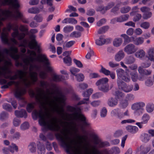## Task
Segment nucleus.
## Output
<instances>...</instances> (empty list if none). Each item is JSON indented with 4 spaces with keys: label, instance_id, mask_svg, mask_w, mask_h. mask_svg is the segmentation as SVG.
<instances>
[{
    "label": "nucleus",
    "instance_id": "3c124183",
    "mask_svg": "<svg viewBox=\"0 0 154 154\" xmlns=\"http://www.w3.org/2000/svg\"><path fill=\"white\" fill-rule=\"evenodd\" d=\"M74 28L73 26H67L63 29V31L65 33H68L72 31Z\"/></svg>",
    "mask_w": 154,
    "mask_h": 154
},
{
    "label": "nucleus",
    "instance_id": "a18cd8bd",
    "mask_svg": "<svg viewBox=\"0 0 154 154\" xmlns=\"http://www.w3.org/2000/svg\"><path fill=\"white\" fill-rule=\"evenodd\" d=\"M116 72L118 78H121L125 74V72L122 69H119L116 70Z\"/></svg>",
    "mask_w": 154,
    "mask_h": 154
},
{
    "label": "nucleus",
    "instance_id": "9d476101",
    "mask_svg": "<svg viewBox=\"0 0 154 154\" xmlns=\"http://www.w3.org/2000/svg\"><path fill=\"white\" fill-rule=\"evenodd\" d=\"M145 104L144 103L140 102L137 103L133 104L132 106V108L136 110V112L138 113L139 115L141 114L144 110L143 107H144Z\"/></svg>",
    "mask_w": 154,
    "mask_h": 154
},
{
    "label": "nucleus",
    "instance_id": "f03ea898",
    "mask_svg": "<svg viewBox=\"0 0 154 154\" xmlns=\"http://www.w3.org/2000/svg\"><path fill=\"white\" fill-rule=\"evenodd\" d=\"M32 116L33 119H36L37 117L39 118V122L41 126H45L47 125L46 116L48 118H50L51 116L50 113L47 111L44 114L42 109L38 111L36 109L34 110L32 113Z\"/></svg>",
    "mask_w": 154,
    "mask_h": 154
},
{
    "label": "nucleus",
    "instance_id": "aec40b11",
    "mask_svg": "<svg viewBox=\"0 0 154 154\" xmlns=\"http://www.w3.org/2000/svg\"><path fill=\"white\" fill-rule=\"evenodd\" d=\"M38 152V154H45V149L44 145L38 142L37 144Z\"/></svg>",
    "mask_w": 154,
    "mask_h": 154
},
{
    "label": "nucleus",
    "instance_id": "423d86ee",
    "mask_svg": "<svg viewBox=\"0 0 154 154\" xmlns=\"http://www.w3.org/2000/svg\"><path fill=\"white\" fill-rule=\"evenodd\" d=\"M57 119L56 118H53L51 120L50 124L48 125L49 129L55 131H58L60 129V127L57 124Z\"/></svg>",
    "mask_w": 154,
    "mask_h": 154
},
{
    "label": "nucleus",
    "instance_id": "6e6552de",
    "mask_svg": "<svg viewBox=\"0 0 154 154\" xmlns=\"http://www.w3.org/2000/svg\"><path fill=\"white\" fill-rule=\"evenodd\" d=\"M137 50V48L134 44L132 43L127 45L124 48V51L128 54H131L135 53Z\"/></svg>",
    "mask_w": 154,
    "mask_h": 154
},
{
    "label": "nucleus",
    "instance_id": "37998d69",
    "mask_svg": "<svg viewBox=\"0 0 154 154\" xmlns=\"http://www.w3.org/2000/svg\"><path fill=\"white\" fill-rule=\"evenodd\" d=\"M7 34L5 33H2L1 35V39L3 42L5 44H8V40L7 38Z\"/></svg>",
    "mask_w": 154,
    "mask_h": 154
},
{
    "label": "nucleus",
    "instance_id": "e2e57ef3",
    "mask_svg": "<svg viewBox=\"0 0 154 154\" xmlns=\"http://www.w3.org/2000/svg\"><path fill=\"white\" fill-rule=\"evenodd\" d=\"M135 60L134 57L132 56H130L127 59L126 63L130 64L133 63Z\"/></svg>",
    "mask_w": 154,
    "mask_h": 154
},
{
    "label": "nucleus",
    "instance_id": "f3484780",
    "mask_svg": "<svg viewBox=\"0 0 154 154\" xmlns=\"http://www.w3.org/2000/svg\"><path fill=\"white\" fill-rule=\"evenodd\" d=\"M118 103V100L116 98H110L107 101L108 105L111 107L116 106L117 105Z\"/></svg>",
    "mask_w": 154,
    "mask_h": 154
},
{
    "label": "nucleus",
    "instance_id": "4d7b16f0",
    "mask_svg": "<svg viewBox=\"0 0 154 154\" xmlns=\"http://www.w3.org/2000/svg\"><path fill=\"white\" fill-rule=\"evenodd\" d=\"M100 72L106 75H109L110 73V71L109 70L106 69L102 66H101V68Z\"/></svg>",
    "mask_w": 154,
    "mask_h": 154
},
{
    "label": "nucleus",
    "instance_id": "473e14b6",
    "mask_svg": "<svg viewBox=\"0 0 154 154\" xmlns=\"http://www.w3.org/2000/svg\"><path fill=\"white\" fill-rule=\"evenodd\" d=\"M106 42V40L102 36H101L96 40L95 43L97 45L101 46L104 45Z\"/></svg>",
    "mask_w": 154,
    "mask_h": 154
},
{
    "label": "nucleus",
    "instance_id": "cd10ccee",
    "mask_svg": "<svg viewBox=\"0 0 154 154\" xmlns=\"http://www.w3.org/2000/svg\"><path fill=\"white\" fill-rule=\"evenodd\" d=\"M98 89L104 92H107L111 89L109 87L108 84L102 85H100L98 87Z\"/></svg>",
    "mask_w": 154,
    "mask_h": 154
},
{
    "label": "nucleus",
    "instance_id": "58836bf2",
    "mask_svg": "<svg viewBox=\"0 0 154 154\" xmlns=\"http://www.w3.org/2000/svg\"><path fill=\"white\" fill-rule=\"evenodd\" d=\"M151 61L150 60L148 59V60L145 61L141 63V66L140 67H142L144 68H147L150 66L151 63Z\"/></svg>",
    "mask_w": 154,
    "mask_h": 154
},
{
    "label": "nucleus",
    "instance_id": "49530a36",
    "mask_svg": "<svg viewBox=\"0 0 154 154\" xmlns=\"http://www.w3.org/2000/svg\"><path fill=\"white\" fill-rule=\"evenodd\" d=\"M150 119V117L148 115L146 114H144L142 118L143 123L144 124H147Z\"/></svg>",
    "mask_w": 154,
    "mask_h": 154
},
{
    "label": "nucleus",
    "instance_id": "774afa93",
    "mask_svg": "<svg viewBox=\"0 0 154 154\" xmlns=\"http://www.w3.org/2000/svg\"><path fill=\"white\" fill-rule=\"evenodd\" d=\"M121 78L126 82H129L131 80L130 77L128 75H125H125Z\"/></svg>",
    "mask_w": 154,
    "mask_h": 154
},
{
    "label": "nucleus",
    "instance_id": "bf43d9fd",
    "mask_svg": "<svg viewBox=\"0 0 154 154\" xmlns=\"http://www.w3.org/2000/svg\"><path fill=\"white\" fill-rule=\"evenodd\" d=\"M70 71L72 75L75 76V75H77L76 73L79 72L80 69H79L72 67L70 69Z\"/></svg>",
    "mask_w": 154,
    "mask_h": 154
},
{
    "label": "nucleus",
    "instance_id": "a19ab883",
    "mask_svg": "<svg viewBox=\"0 0 154 154\" xmlns=\"http://www.w3.org/2000/svg\"><path fill=\"white\" fill-rule=\"evenodd\" d=\"M63 60L64 63L68 66H70L71 65L72 59L69 56H66L63 58Z\"/></svg>",
    "mask_w": 154,
    "mask_h": 154
},
{
    "label": "nucleus",
    "instance_id": "c85d7f7f",
    "mask_svg": "<svg viewBox=\"0 0 154 154\" xmlns=\"http://www.w3.org/2000/svg\"><path fill=\"white\" fill-rule=\"evenodd\" d=\"M129 17L128 14H125L117 17L116 19L118 22H122L127 20Z\"/></svg>",
    "mask_w": 154,
    "mask_h": 154
},
{
    "label": "nucleus",
    "instance_id": "e433bc0d",
    "mask_svg": "<svg viewBox=\"0 0 154 154\" xmlns=\"http://www.w3.org/2000/svg\"><path fill=\"white\" fill-rule=\"evenodd\" d=\"M130 75L131 79L134 82H136L138 80V75L137 72L136 71H133L131 72Z\"/></svg>",
    "mask_w": 154,
    "mask_h": 154
},
{
    "label": "nucleus",
    "instance_id": "4c0bfd02",
    "mask_svg": "<svg viewBox=\"0 0 154 154\" xmlns=\"http://www.w3.org/2000/svg\"><path fill=\"white\" fill-rule=\"evenodd\" d=\"M66 108L68 111L71 112H81V109L79 107L76 108L72 106H67Z\"/></svg>",
    "mask_w": 154,
    "mask_h": 154
},
{
    "label": "nucleus",
    "instance_id": "b1692460",
    "mask_svg": "<svg viewBox=\"0 0 154 154\" xmlns=\"http://www.w3.org/2000/svg\"><path fill=\"white\" fill-rule=\"evenodd\" d=\"M108 79L107 78H103L98 80L96 83V85L99 86L108 84Z\"/></svg>",
    "mask_w": 154,
    "mask_h": 154
},
{
    "label": "nucleus",
    "instance_id": "f704fd0d",
    "mask_svg": "<svg viewBox=\"0 0 154 154\" xmlns=\"http://www.w3.org/2000/svg\"><path fill=\"white\" fill-rule=\"evenodd\" d=\"M35 103L34 102L28 103L26 106V109L28 112H31L35 108Z\"/></svg>",
    "mask_w": 154,
    "mask_h": 154
},
{
    "label": "nucleus",
    "instance_id": "603ef678",
    "mask_svg": "<svg viewBox=\"0 0 154 154\" xmlns=\"http://www.w3.org/2000/svg\"><path fill=\"white\" fill-rule=\"evenodd\" d=\"M35 143H31L29 146V149L30 152H34L35 151Z\"/></svg>",
    "mask_w": 154,
    "mask_h": 154
},
{
    "label": "nucleus",
    "instance_id": "69168bd1",
    "mask_svg": "<svg viewBox=\"0 0 154 154\" xmlns=\"http://www.w3.org/2000/svg\"><path fill=\"white\" fill-rule=\"evenodd\" d=\"M139 8L137 6L133 7L131 9V11L130 13L131 15H133L135 13L138 11Z\"/></svg>",
    "mask_w": 154,
    "mask_h": 154
},
{
    "label": "nucleus",
    "instance_id": "2f4dec72",
    "mask_svg": "<svg viewBox=\"0 0 154 154\" xmlns=\"http://www.w3.org/2000/svg\"><path fill=\"white\" fill-rule=\"evenodd\" d=\"M121 36L124 38V44H125V45L131 42H133L132 37H130L125 34H122L121 35Z\"/></svg>",
    "mask_w": 154,
    "mask_h": 154
},
{
    "label": "nucleus",
    "instance_id": "6ab92c4d",
    "mask_svg": "<svg viewBox=\"0 0 154 154\" xmlns=\"http://www.w3.org/2000/svg\"><path fill=\"white\" fill-rule=\"evenodd\" d=\"M132 38L134 45H140L142 44L144 42V38L142 37L135 38L134 37L132 36Z\"/></svg>",
    "mask_w": 154,
    "mask_h": 154
},
{
    "label": "nucleus",
    "instance_id": "dca6fc26",
    "mask_svg": "<svg viewBox=\"0 0 154 154\" xmlns=\"http://www.w3.org/2000/svg\"><path fill=\"white\" fill-rule=\"evenodd\" d=\"M15 114L16 116L18 117L22 118L24 117L26 118L27 116V113L26 111L22 109L20 110H16L15 112Z\"/></svg>",
    "mask_w": 154,
    "mask_h": 154
},
{
    "label": "nucleus",
    "instance_id": "39448f33",
    "mask_svg": "<svg viewBox=\"0 0 154 154\" xmlns=\"http://www.w3.org/2000/svg\"><path fill=\"white\" fill-rule=\"evenodd\" d=\"M18 75L15 74L13 76H5V73L3 74V76L6 79H9L11 80H15L18 78L20 79H22L25 77L26 75V72L21 70H18L17 71Z\"/></svg>",
    "mask_w": 154,
    "mask_h": 154
},
{
    "label": "nucleus",
    "instance_id": "393cba45",
    "mask_svg": "<svg viewBox=\"0 0 154 154\" xmlns=\"http://www.w3.org/2000/svg\"><path fill=\"white\" fill-rule=\"evenodd\" d=\"M11 13L12 12L11 11ZM14 13L15 14H13L12 13L9 16L8 18L12 16L14 19L15 20V19H22V18L23 17V15L22 14L19 12L18 9H16V10H15L14 11Z\"/></svg>",
    "mask_w": 154,
    "mask_h": 154
},
{
    "label": "nucleus",
    "instance_id": "5701e85b",
    "mask_svg": "<svg viewBox=\"0 0 154 154\" xmlns=\"http://www.w3.org/2000/svg\"><path fill=\"white\" fill-rule=\"evenodd\" d=\"M53 111L56 112L60 114L64 115V109L62 106H59L57 104H56L55 106L53 109Z\"/></svg>",
    "mask_w": 154,
    "mask_h": 154
},
{
    "label": "nucleus",
    "instance_id": "de8ad7c7",
    "mask_svg": "<svg viewBox=\"0 0 154 154\" xmlns=\"http://www.w3.org/2000/svg\"><path fill=\"white\" fill-rule=\"evenodd\" d=\"M10 5L12 6V8L15 9V11L16 9H18L20 7V5L18 3L17 0H13V2L11 3Z\"/></svg>",
    "mask_w": 154,
    "mask_h": 154
},
{
    "label": "nucleus",
    "instance_id": "0e129e2a",
    "mask_svg": "<svg viewBox=\"0 0 154 154\" xmlns=\"http://www.w3.org/2000/svg\"><path fill=\"white\" fill-rule=\"evenodd\" d=\"M149 23L147 22H143L140 24V26L145 29H148L149 27Z\"/></svg>",
    "mask_w": 154,
    "mask_h": 154
},
{
    "label": "nucleus",
    "instance_id": "f8f14e48",
    "mask_svg": "<svg viewBox=\"0 0 154 154\" xmlns=\"http://www.w3.org/2000/svg\"><path fill=\"white\" fill-rule=\"evenodd\" d=\"M14 85H15L17 87L14 93L15 96L17 98H20L23 95L26 94V91L25 89H20L18 87L19 85V83L18 82H15V83L14 84Z\"/></svg>",
    "mask_w": 154,
    "mask_h": 154
},
{
    "label": "nucleus",
    "instance_id": "bb28decb",
    "mask_svg": "<svg viewBox=\"0 0 154 154\" xmlns=\"http://www.w3.org/2000/svg\"><path fill=\"white\" fill-rule=\"evenodd\" d=\"M140 138L142 141L145 143L148 142L151 139V136L148 134H142L140 136Z\"/></svg>",
    "mask_w": 154,
    "mask_h": 154
},
{
    "label": "nucleus",
    "instance_id": "09e8293b",
    "mask_svg": "<svg viewBox=\"0 0 154 154\" xmlns=\"http://www.w3.org/2000/svg\"><path fill=\"white\" fill-rule=\"evenodd\" d=\"M10 68L9 67H8L7 66H4L3 67L1 68V69H2L3 70L2 72H2V74L0 76L2 75L3 76V74L5 73V76H6V74L7 72L8 73H10V71L9 70L10 69Z\"/></svg>",
    "mask_w": 154,
    "mask_h": 154
},
{
    "label": "nucleus",
    "instance_id": "5fc2aeb1",
    "mask_svg": "<svg viewBox=\"0 0 154 154\" xmlns=\"http://www.w3.org/2000/svg\"><path fill=\"white\" fill-rule=\"evenodd\" d=\"M154 109V105L153 104L149 103L147 105L146 109L148 112H152Z\"/></svg>",
    "mask_w": 154,
    "mask_h": 154
},
{
    "label": "nucleus",
    "instance_id": "8fccbe9b",
    "mask_svg": "<svg viewBox=\"0 0 154 154\" xmlns=\"http://www.w3.org/2000/svg\"><path fill=\"white\" fill-rule=\"evenodd\" d=\"M81 34L80 32L74 31L72 32L70 35V37L72 38H78L81 36Z\"/></svg>",
    "mask_w": 154,
    "mask_h": 154
},
{
    "label": "nucleus",
    "instance_id": "a878e982",
    "mask_svg": "<svg viewBox=\"0 0 154 154\" xmlns=\"http://www.w3.org/2000/svg\"><path fill=\"white\" fill-rule=\"evenodd\" d=\"M125 56V54L122 51L118 52L115 56V59L117 61H120Z\"/></svg>",
    "mask_w": 154,
    "mask_h": 154
},
{
    "label": "nucleus",
    "instance_id": "f257e3e1",
    "mask_svg": "<svg viewBox=\"0 0 154 154\" xmlns=\"http://www.w3.org/2000/svg\"><path fill=\"white\" fill-rule=\"evenodd\" d=\"M57 139L60 142V145L63 147L66 148V152L70 154H82V152L80 147L75 146H73L72 144H74L76 146V142L74 139L71 140L69 142L66 141V140H70L66 134H64L63 136L60 133H57L55 134Z\"/></svg>",
    "mask_w": 154,
    "mask_h": 154
},
{
    "label": "nucleus",
    "instance_id": "ddd939ff",
    "mask_svg": "<svg viewBox=\"0 0 154 154\" xmlns=\"http://www.w3.org/2000/svg\"><path fill=\"white\" fill-rule=\"evenodd\" d=\"M0 25L2 24L1 21H4L8 19V17L11 15L12 13L8 10H3L0 9Z\"/></svg>",
    "mask_w": 154,
    "mask_h": 154
},
{
    "label": "nucleus",
    "instance_id": "864d4df0",
    "mask_svg": "<svg viewBox=\"0 0 154 154\" xmlns=\"http://www.w3.org/2000/svg\"><path fill=\"white\" fill-rule=\"evenodd\" d=\"M3 108L8 111H10L12 110V108L11 105L8 103H4L2 106Z\"/></svg>",
    "mask_w": 154,
    "mask_h": 154
},
{
    "label": "nucleus",
    "instance_id": "ea45409f",
    "mask_svg": "<svg viewBox=\"0 0 154 154\" xmlns=\"http://www.w3.org/2000/svg\"><path fill=\"white\" fill-rule=\"evenodd\" d=\"M40 11V9L38 8L33 7L29 9L28 12L30 13L35 14L39 13Z\"/></svg>",
    "mask_w": 154,
    "mask_h": 154
},
{
    "label": "nucleus",
    "instance_id": "72a5a7b5",
    "mask_svg": "<svg viewBox=\"0 0 154 154\" xmlns=\"http://www.w3.org/2000/svg\"><path fill=\"white\" fill-rule=\"evenodd\" d=\"M40 93L39 94H38L36 96V99L38 100H39V97H41V95H44V98H45L46 100H49L50 99L49 96H46L45 94L44 91L43 90L41 89H39L38 91Z\"/></svg>",
    "mask_w": 154,
    "mask_h": 154
},
{
    "label": "nucleus",
    "instance_id": "9b49d317",
    "mask_svg": "<svg viewBox=\"0 0 154 154\" xmlns=\"http://www.w3.org/2000/svg\"><path fill=\"white\" fill-rule=\"evenodd\" d=\"M38 60L39 61L43 62L46 66L47 70L48 71H51V69L49 66L50 65V62L48 59L47 56L45 54H40L37 58Z\"/></svg>",
    "mask_w": 154,
    "mask_h": 154
},
{
    "label": "nucleus",
    "instance_id": "7ed1b4c3",
    "mask_svg": "<svg viewBox=\"0 0 154 154\" xmlns=\"http://www.w3.org/2000/svg\"><path fill=\"white\" fill-rule=\"evenodd\" d=\"M70 116H72L73 119L76 120L79 119L82 122V128L84 127H87L89 126V124L86 121L85 117L82 114H78L77 112H75L72 114L69 115Z\"/></svg>",
    "mask_w": 154,
    "mask_h": 154
},
{
    "label": "nucleus",
    "instance_id": "4be33fe9",
    "mask_svg": "<svg viewBox=\"0 0 154 154\" xmlns=\"http://www.w3.org/2000/svg\"><path fill=\"white\" fill-rule=\"evenodd\" d=\"M126 128L128 132L132 134H135L138 131V128L134 126L128 125L126 127Z\"/></svg>",
    "mask_w": 154,
    "mask_h": 154
},
{
    "label": "nucleus",
    "instance_id": "a211bd4d",
    "mask_svg": "<svg viewBox=\"0 0 154 154\" xmlns=\"http://www.w3.org/2000/svg\"><path fill=\"white\" fill-rule=\"evenodd\" d=\"M147 57L150 60H152L154 59V47L149 49L147 51Z\"/></svg>",
    "mask_w": 154,
    "mask_h": 154
},
{
    "label": "nucleus",
    "instance_id": "680f3d73",
    "mask_svg": "<svg viewBox=\"0 0 154 154\" xmlns=\"http://www.w3.org/2000/svg\"><path fill=\"white\" fill-rule=\"evenodd\" d=\"M152 13L150 11L144 13L143 16V18L144 19H147L152 16Z\"/></svg>",
    "mask_w": 154,
    "mask_h": 154
},
{
    "label": "nucleus",
    "instance_id": "c03bdc74",
    "mask_svg": "<svg viewBox=\"0 0 154 154\" xmlns=\"http://www.w3.org/2000/svg\"><path fill=\"white\" fill-rule=\"evenodd\" d=\"M93 90L91 88L87 90L86 91L84 92L83 95L84 97L89 98L90 95L92 93Z\"/></svg>",
    "mask_w": 154,
    "mask_h": 154
},
{
    "label": "nucleus",
    "instance_id": "c756f323",
    "mask_svg": "<svg viewBox=\"0 0 154 154\" xmlns=\"http://www.w3.org/2000/svg\"><path fill=\"white\" fill-rule=\"evenodd\" d=\"M146 55V53L143 49H141L138 50L136 52L135 56L136 57L140 58L144 57Z\"/></svg>",
    "mask_w": 154,
    "mask_h": 154
},
{
    "label": "nucleus",
    "instance_id": "338daca9",
    "mask_svg": "<svg viewBox=\"0 0 154 154\" xmlns=\"http://www.w3.org/2000/svg\"><path fill=\"white\" fill-rule=\"evenodd\" d=\"M121 106L123 108H126L128 105V103L127 100H123L120 102Z\"/></svg>",
    "mask_w": 154,
    "mask_h": 154
},
{
    "label": "nucleus",
    "instance_id": "20e7f679",
    "mask_svg": "<svg viewBox=\"0 0 154 154\" xmlns=\"http://www.w3.org/2000/svg\"><path fill=\"white\" fill-rule=\"evenodd\" d=\"M117 82L119 88L125 92H130L133 89V86L132 85H127L125 82L120 79L117 80Z\"/></svg>",
    "mask_w": 154,
    "mask_h": 154
},
{
    "label": "nucleus",
    "instance_id": "1a4fd4ad",
    "mask_svg": "<svg viewBox=\"0 0 154 154\" xmlns=\"http://www.w3.org/2000/svg\"><path fill=\"white\" fill-rule=\"evenodd\" d=\"M14 149L17 152L18 151V148L17 146L15 144L12 143L11 145L9 146L8 147L4 148L2 149V151L5 154H10L9 151L11 153H14Z\"/></svg>",
    "mask_w": 154,
    "mask_h": 154
},
{
    "label": "nucleus",
    "instance_id": "412c9836",
    "mask_svg": "<svg viewBox=\"0 0 154 154\" xmlns=\"http://www.w3.org/2000/svg\"><path fill=\"white\" fill-rule=\"evenodd\" d=\"M52 80L55 82H59L66 80L64 76L61 75H53L52 76Z\"/></svg>",
    "mask_w": 154,
    "mask_h": 154
},
{
    "label": "nucleus",
    "instance_id": "4468645a",
    "mask_svg": "<svg viewBox=\"0 0 154 154\" xmlns=\"http://www.w3.org/2000/svg\"><path fill=\"white\" fill-rule=\"evenodd\" d=\"M25 34L23 32L19 33L17 29L11 34L12 36L14 38H17L19 40H21L25 37Z\"/></svg>",
    "mask_w": 154,
    "mask_h": 154
},
{
    "label": "nucleus",
    "instance_id": "c9c22d12",
    "mask_svg": "<svg viewBox=\"0 0 154 154\" xmlns=\"http://www.w3.org/2000/svg\"><path fill=\"white\" fill-rule=\"evenodd\" d=\"M122 42V40L121 38H115L113 41V43L114 46L118 47L120 46Z\"/></svg>",
    "mask_w": 154,
    "mask_h": 154
},
{
    "label": "nucleus",
    "instance_id": "7c9ffc66",
    "mask_svg": "<svg viewBox=\"0 0 154 154\" xmlns=\"http://www.w3.org/2000/svg\"><path fill=\"white\" fill-rule=\"evenodd\" d=\"M29 75L32 84L37 81L38 80L37 74L36 72H32L30 73Z\"/></svg>",
    "mask_w": 154,
    "mask_h": 154
},
{
    "label": "nucleus",
    "instance_id": "2eb2a0df",
    "mask_svg": "<svg viewBox=\"0 0 154 154\" xmlns=\"http://www.w3.org/2000/svg\"><path fill=\"white\" fill-rule=\"evenodd\" d=\"M142 67H139L138 68V72L140 75H150L152 71L150 69H143Z\"/></svg>",
    "mask_w": 154,
    "mask_h": 154
},
{
    "label": "nucleus",
    "instance_id": "052dcab7",
    "mask_svg": "<svg viewBox=\"0 0 154 154\" xmlns=\"http://www.w3.org/2000/svg\"><path fill=\"white\" fill-rule=\"evenodd\" d=\"M105 8V7L100 6L97 8L96 10L98 11H101L103 14H104L106 11Z\"/></svg>",
    "mask_w": 154,
    "mask_h": 154
},
{
    "label": "nucleus",
    "instance_id": "79ce46f5",
    "mask_svg": "<svg viewBox=\"0 0 154 154\" xmlns=\"http://www.w3.org/2000/svg\"><path fill=\"white\" fill-rule=\"evenodd\" d=\"M131 9V8L129 6H125L121 8L120 10L121 12L122 13H127L129 12Z\"/></svg>",
    "mask_w": 154,
    "mask_h": 154
},
{
    "label": "nucleus",
    "instance_id": "13d9d810",
    "mask_svg": "<svg viewBox=\"0 0 154 154\" xmlns=\"http://www.w3.org/2000/svg\"><path fill=\"white\" fill-rule=\"evenodd\" d=\"M77 80L79 82H82L83 81L84 79V76L82 74L80 73L75 75Z\"/></svg>",
    "mask_w": 154,
    "mask_h": 154
},
{
    "label": "nucleus",
    "instance_id": "0eeeda50",
    "mask_svg": "<svg viewBox=\"0 0 154 154\" xmlns=\"http://www.w3.org/2000/svg\"><path fill=\"white\" fill-rule=\"evenodd\" d=\"M35 38L36 36L34 35L31 36L30 38L32 39V40L29 43L28 46L30 48L35 49L37 50L38 52H40V47L38 45V43L35 39Z\"/></svg>",
    "mask_w": 154,
    "mask_h": 154
},
{
    "label": "nucleus",
    "instance_id": "6e6d98bb",
    "mask_svg": "<svg viewBox=\"0 0 154 154\" xmlns=\"http://www.w3.org/2000/svg\"><path fill=\"white\" fill-rule=\"evenodd\" d=\"M8 117V114L5 112H3L0 115V119L2 121L6 119Z\"/></svg>",
    "mask_w": 154,
    "mask_h": 154
}]
</instances>
